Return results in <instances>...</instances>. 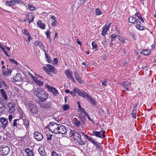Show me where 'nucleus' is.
<instances>
[{
    "instance_id": "nucleus-31",
    "label": "nucleus",
    "mask_w": 156,
    "mask_h": 156,
    "mask_svg": "<svg viewBox=\"0 0 156 156\" xmlns=\"http://www.w3.org/2000/svg\"><path fill=\"white\" fill-rule=\"evenodd\" d=\"M6 4L9 6H12L15 5V2L14 0L10 1H8L6 2Z\"/></svg>"
},
{
    "instance_id": "nucleus-29",
    "label": "nucleus",
    "mask_w": 156,
    "mask_h": 156,
    "mask_svg": "<svg viewBox=\"0 0 156 156\" xmlns=\"http://www.w3.org/2000/svg\"><path fill=\"white\" fill-rule=\"evenodd\" d=\"M37 24L42 29H45V25L44 23H42L41 21L38 20L37 22Z\"/></svg>"
},
{
    "instance_id": "nucleus-17",
    "label": "nucleus",
    "mask_w": 156,
    "mask_h": 156,
    "mask_svg": "<svg viewBox=\"0 0 156 156\" xmlns=\"http://www.w3.org/2000/svg\"><path fill=\"white\" fill-rule=\"evenodd\" d=\"M138 20H139L137 19L133 16L130 17L128 19L129 22L132 23L137 24Z\"/></svg>"
},
{
    "instance_id": "nucleus-45",
    "label": "nucleus",
    "mask_w": 156,
    "mask_h": 156,
    "mask_svg": "<svg viewBox=\"0 0 156 156\" xmlns=\"http://www.w3.org/2000/svg\"><path fill=\"white\" fill-rule=\"evenodd\" d=\"M102 86H107V80L106 79H103L102 83Z\"/></svg>"
},
{
    "instance_id": "nucleus-63",
    "label": "nucleus",
    "mask_w": 156,
    "mask_h": 156,
    "mask_svg": "<svg viewBox=\"0 0 156 156\" xmlns=\"http://www.w3.org/2000/svg\"><path fill=\"white\" fill-rule=\"evenodd\" d=\"M78 107L79 109L80 110H82V111H83V110H84L82 108L80 105H79V106H78Z\"/></svg>"
},
{
    "instance_id": "nucleus-12",
    "label": "nucleus",
    "mask_w": 156,
    "mask_h": 156,
    "mask_svg": "<svg viewBox=\"0 0 156 156\" xmlns=\"http://www.w3.org/2000/svg\"><path fill=\"white\" fill-rule=\"evenodd\" d=\"M46 87L48 89V90L51 92L54 95H57L58 94V91L55 88L52 87H50L48 85L46 86Z\"/></svg>"
},
{
    "instance_id": "nucleus-25",
    "label": "nucleus",
    "mask_w": 156,
    "mask_h": 156,
    "mask_svg": "<svg viewBox=\"0 0 156 156\" xmlns=\"http://www.w3.org/2000/svg\"><path fill=\"white\" fill-rule=\"evenodd\" d=\"M140 53L144 55H147L150 54V51L147 49L142 50H141Z\"/></svg>"
},
{
    "instance_id": "nucleus-10",
    "label": "nucleus",
    "mask_w": 156,
    "mask_h": 156,
    "mask_svg": "<svg viewBox=\"0 0 156 156\" xmlns=\"http://www.w3.org/2000/svg\"><path fill=\"white\" fill-rule=\"evenodd\" d=\"M34 136L35 139L38 141L41 140L43 139L42 135L37 131L34 132Z\"/></svg>"
},
{
    "instance_id": "nucleus-7",
    "label": "nucleus",
    "mask_w": 156,
    "mask_h": 156,
    "mask_svg": "<svg viewBox=\"0 0 156 156\" xmlns=\"http://www.w3.org/2000/svg\"><path fill=\"white\" fill-rule=\"evenodd\" d=\"M1 148L2 150L1 151V152L3 155H6L10 152V149L7 146H2Z\"/></svg>"
},
{
    "instance_id": "nucleus-60",
    "label": "nucleus",
    "mask_w": 156,
    "mask_h": 156,
    "mask_svg": "<svg viewBox=\"0 0 156 156\" xmlns=\"http://www.w3.org/2000/svg\"><path fill=\"white\" fill-rule=\"evenodd\" d=\"M80 140H81V139ZM79 144H80L83 145L85 144L84 142L82 140H80V141H79Z\"/></svg>"
},
{
    "instance_id": "nucleus-36",
    "label": "nucleus",
    "mask_w": 156,
    "mask_h": 156,
    "mask_svg": "<svg viewBox=\"0 0 156 156\" xmlns=\"http://www.w3.org/2000/svg\"><path fill=\"white\" fill-rule=\"evenodd\" d=\"M95 13L97 15H100L102 13L101 11L98 9H97L95 10Z\"/></svg>"
},
{
    "instance_id": "nucleus-51",
    "label": "nucleus",
    "mask_w": 156,
    "mask_h": 156,
    "mask_svg": "<svg viewBox=\"0 0 156 156\" xmlns=\"http://www.w3.org/2000/svg\"><path fill=\"white\" fill-rule=\"evenodd\" d=\"M135 15L136 16H137L138 19H139V18L141 17V14L139 12H137L136 13H135Z\"/></svg>"
},
{
    "instance_id": "nucleus-55",
    "label": "nucleus",
    "mask_w": 156,
    "mask_h": 156,
    "mask_svg": "<svg viewBox=\"0 0 156 156\" xmlns=\"http://www.w3.org/2000/svg\"><path fill=\"white\" fill-rule=\"evenodd\" d=\"M58 62V60L56 58H55L53 59V64H57Z\"/></svg>"
},
{
    "instance_id": "nucleus-20",
    "label": "nucleus",
    "mask_w": 156,
    "mask_h": 156,
    "mask_svg": "<svg viewBox=\"0 0 156 156\" xmlns=\"http://www.w3.org/2000/svg\"><path fill=\"white\" fill-rule=\"evenodd\" d=\"M34 18V17L32 14L30 13L28 14L27 18L29 20V23H30V22H33Z\"/></svg>"
},
{
    "instance_id": "nucleus-50",
    "label": "nucleus",
    "mask_w": 156,
    "mask_h": 156,
    "mask_svg": "<svg viewBox=\"0 0 156 156\" xmlns=\"http://www.w3.org/2000/svg\"><path fill=\"white\" fill-rule=\"evenodd\" d=\"M119 40L122 43H125V38L124 37H120L119 38Z\"/></svg>"
},
{
    "instance_id": "nucleus-11",
    "label": "nucleus",
    "mask_w": 156,
    "mask_h": 156,
    "mask_svg": "<svg viewBox=\"0 0 156 156\" xmlns=\"http://www.w3.org/2000/svg\"><path fill=\"white\" fill-rule=\"evenodd\" d=\"M15 106V105L12 103H8V106L9 108V112L10 113H12L15 111L16 110Z\"/></svg>"
},
{
    "instance_id": "nucleus-13",
    "label": "nucleus",
    "mask_w": 156,
    "mask_h": 156,
    "mask_svg": "<svg viewBox=\"0 0 156 156\" xmlns=\"http://www.w3.org/2000/svg\"><path fill=\"white\" fill-rule=\"evenodd\" d=\"M14 82H21L22 80L21 74L20 73H17L13 78Z\"/></svg>"
},
{
    "instance_id": "nucleus-33",
    "label": "nucleus",
    "mask_w": 156,
    "mask_h": 156,
    "mask_svg": "<svg viewBox=\"0 0 156 156\" xmlns=\"http://www.w3.org/2000/svg\"><path fill=\"white\" fill-rule=\"evenodd\" d=\"M38 151L40 154L42 156H44L45 155V151L43 148H39Z\"/></svg>"
},
{
    "instance_id": "nucleus-8",
    "label": "nucleus",
    "mask_w": 156,
    "mask_h": 156,
    "mask_svg": "<svg viewBox=\"0 0 156 156\" xmlns=\"http://www.w3.org/2000/svg\"><path fill=\"white\" fill-rule=\"evenodd\" d=\"M65 73L68 78H70L73 82H74V79L73 76V73L69 69L65 70Z\"/></svg>"
},
{
    "instance_id": "nucleus-1",
    "label": "nucleus",
    "mask_w": 156,
    "mask_h": 156,
    "mask_svg": "<svg viewBox=\"0 0 156 156\" xmlns=\"http://www.w3.org/2000/svg\"><path fill=\"white\" fill-rule=\"evenodd\" d=\"M49 130L55 134H65L67 132L66 127L60 124H57L54 122H50L48 126Z\"/></svg>"
},
{
    "instance_id": "nucleus-5",
    "label": "nucleus",
    "mask_w": 156,
    "mask_h": 156,
    "mask_svg": "<svg viewBox=\"0 0 156 156\" xmlns=\"http://www.w3.org/2000/svg\"><path fill=\"white\" fill-rule=\"evenodd\" d=\"M29 108L31 113L36 114L37 113V109L36 106L33 104L31 102H29L28 103Z\"/></svg>"
},
{
    "instance_id": "nucleus-64",
    "label": "nucleus",
    "mask_w": 156,
    "mask_h": 156,
    "mask_svg": "<svg viewBox=\"0 0 156 156\" xmlns=\"http://www.w3.org/2000/svg\"><path fill=\"white\" fill-rule=\"evenodd\" d=\"M70 94L71 95H72L74 97L76 96V94L75 93H73V92L71 91L70 92Z\"/></svg>"
},
{
    "instance_id": "nucleus-48",
    "label": "nucleus",
    "mask_w": 156,
    "mask_h": 156,
    "mask_svg": "<svg viewBox=\"0 0 156 156\" xmlns=\"http://www.w3.org/2000/svg\"><path fill=\"white\" fill-rule=\"evenodd\" d=\"M57 22L56 20H55L53 21V22L51 23V26L53 27H55L56 26Z\"/></svg>"
},
{
    "instance_id": "nucleus-26",
    "label": "nucleus",
    "mask_w": 156,
    "mask_h": 156,
    "mask_svg": "<svg viewBox=\"0 0 156 156\" xmlns=\"http://www.w3.org/2000/svg\"><path fill=\"white\" fill-rule=\"evenodd\" d=\"M1 93L3 96V97L5 100H8V98L6 94V93L5 92L4 89H2L1 90Z\"/></svg>"
},
{
    "instance_id": "nucleus-23",
    "label": "nucleus",
    "mask_w": 156,
    "mask_h": 156,
    "mask_svg": "<svg viewBox=\"0 0 156 156\" xmlns=\"http://www.w3.org/2000/svg\"><path fill=\"white\" fill-rule=\"evenodd\" d=\"M25 151L26 153L27 156H33L34 153L32 150L29 148H27L25 150Z\"/></svg>"
},
{
    "instance_id": "nucleus-16",
    "label": "nucleus",
    "mask_w": 156,
    "mask_h": 156,
    "mask_svg": "<svg viewBox=\"0 0 156 156\" xmlns=\"http://www.w3.org/2000/svg\"><path fill=\"white\" fill-rule=\"evenodd\" d=\"M34 44L36 46L38 45V46L40 48L42 49L45 52V47L44 46L42 43L39 41H36L34 43Z\"/></svg>"
},
{
    "instance_id": "nucleus-40",
    "label": "nucleus",
    "mask_w": 156,
    "mask_h": 156,
    "mask_svg": "<svg viewBox=\"0 0 156 156\" xmlns=\"http://www.w3.org/2000/svg\"><path fill=\"white\" fill-rule=\"evenodd\" d=\"M75 125L77 127H79L81 125V122L79 121L76 120L74 122Z\"/></svg>"
},
{
    "instance_id": "nucleus-62",
    "label": "nucleus",
    "mask_w": 156,
    "mask_h": 156,
    "mask_svg": "<svg viewBox=\"0 0 156 156\" xmlns=\"http://www.w3.org/2000/svg\"><path fill=\"white\" fill-rule=\"evenodd\" d=\"M28 37V40L29 41H30V40L31 39V37L30 34L27 36Z\"/></svg>"
},
{
    "instance_id": "nucleus-4",
    "label": "nucleus",
    "mask_w": 156,
    "mask_h": 156,
    "mask_svg": "<svg viewBox=\"0 0 156 156\" xmlns=\"http://www.w3.org/2000/svg\"><path fill=\"white\" fill-rule=\"evenodd\" d=\"M73 91L77 93L80 96L84 98L89 97V95L87 94L84 91L79 90L76 87L74 88Z\"/></svg>"
},
{
    "instance_id": "nucleus-54",
    "label": "nucleus",
    "mask_w": 156,
    "mask_h": 156,
    "mask_svg": "<svg viewBox=\"0 0 156 156\" xmlns=\"http://www.w3.org/2000/svg\"><path fill=\"white\" fill-rule=\"evenodd\" d=\"M117 37V36L115 34H112L111 35L112 39H111V41H112L114 40V39L115 38Z\"/></svg>"
},
{
    "instance_id": "nucleus-56",
    "label": "nucleus",
    "mask_w": 156,
    "mask_h": 156,
    "mask_svg": "<svg viewBox=\"0 0 156 156\" xmlns=\"http://www.w3.org/2000/svg\"><path fill=\"white\" fill-rule=\"evenodd\" d=\"M74 76L76 79L77 78H78L79 77V75L78 74V73L76 72H75L74 74Z\"/></svg>"
},
{
    "instance_id": "nucleus-39",
    "label": "nucleus",
    "mask_w": 156,
    "mask_h": 156,
    "mask_svg": "<svg viewBox=\"0 0 156 156\" xmlns=\"http://www.w3.org/2000/svg\"><path fill=\"white\" fill-rule=\"evenodd\" d=\"M136 113V110L134 109H133L132 111V113L131 114V115L132 117L135 118Z\"/></svg>"
},
{
    "instance_id": "nucleus-37",
    "label": "nucleus",
    "mask_w": 156,
    "mask_h": 156,
    "mask_svg": "<svg viewBox=\"0 0 156 156\" xmlns=\"http://www.w3.org/2000/svg\"><path fill=\"white\" fill-rule=\"evenodd\" d=\"M9 60L12 63L14 64H16L17 65H18V62L16 61H15L14 59H11L10 58H9Z\"/></svg>"
},
{
    "instance_id": "nucleus-43",
    "label": "nucleus",
    "mask_w": 156,
    "mask_h": 156,
    "mask_svg": "<svg viewBox=\"0 0 156 156\" xmlns=\"http://www.w3.org/2000/svg\"><path fill=\"white\" fill-rule=\"evenodd\" d=\"M46 34L47 38L48 39L50 38V31L49 30H48L46 32Z\"/></svg>"
},
{
    "instance_id": "nucleus-2",
    "label": "nucleus",
    "mask_w": 156,
    "mask_h": 156,
    "mask_svg": "<svg viewBox=\"0 0 156 156\" xmlns=\"http://www.w3.org/2000/svg\"><path fill=\"white\" fill-rule=\"evenodd\" d=\"M34 94L41 101H44L48 97L47 92L41 88H36L34 90Z\"/></svg>"
},
{
    "instance_id": "nucleus-53",
    "label": "nucleus",
    "mask_w": 156,
    "mask_h": 156,
    "mask_svg": "<svg viewBox=\"0 0 156 156\" xmlns=\"http://www.w3.org/2000/svg\"><path fill=\"white\" fill-rule=\"evenodd\" d=\"M75 136H76L77 137H78V138H79V139H78V138L77 140H80V137H81V136L80 135V134L77 133V132H75Z\"/></svg>"
},
{
    "instance_id": "nucleus-19",
    "label": "nucleus",
    "mask_w": 156,
    "mask_h": 156,
    "mask_svg": "<svg viewBox=\"0 0 156 156\" xmlns=\"http://www.w3.org/2000/svg\"><path fill=\"white\" fill-rule=\"evenodd\" d=\"M11 70L10 69H7L2 71V73L5 76H8L10 75L11 72Z\"/></svg>"
},
{
    "instance_id": "nucleus-6",
    "label": "nucleus",
    "mask_w": 156,
    "mask_h": 156,
    "mask_svg": "<svg viewBox=\"0 0 156 156\" xmlns=\"http://www.w3.org/2000/svg\"><path fill=\"white\" fill-rule=\"evenodd\" d=\"M93 135L100 138H104L105 137V132L102 130L98 132L93 131Z\"/></svg>"
},
{
    "instance_id": "nucleus-47",
    "label": "nucleus",
    "mask_w": 156,
    "mask_h": 156,
    "mask_svg": "<svg viewBox=\"0 0 156 156\" xmlns=\"http://www.w3.org/2000/svg\"><path fill=\"white\" fill-rule=\"evenodd\" d=\"M63 108L64 111H66L69 108V106L67 105H63Z\"/></svg>"
},
{
    "instance_id": "nucleus-34",
    "label": "nucleus",
    "mask_w": 156,
    "mask_h": 156,
    "mask_svg": "<svg viewBox=\"0 0 156 156\" xmlns=\"http://www.w3.org/2000/svg\"><path fill=\"white\" fill-rule=\"evenodd\" d=\"M90 100V103L93 105H95L96 104L95 101L94 99L91 98L90 95H89V97H87Z\"/></svg>"
},
{
    "instance_id": "nucleus-38",
    "label": "nucleus",
    "mask_w": 156,
    "mask_h": 156,
    "mask_svg": "<svg viewBox=\"0 0 156 156\" xmlns=\"http://www.w3.org/2000/svg\"><path fill=\"white\" fill-rule=\"evenodd\" d=\"M24 124L27 127L29 125V122L28 121L27 119H24L23 120Z\"/></svg>"
},
{
    "instance_id": "nucleus-42",
    "label": "nucleus",
    "mask_w": 156,
    "mask_h": 156,
    "mask_svg": "<svg viewBox=\"0 0 156 156\" xmlns=\"http://www.w3.org/2000/svg\"><path fill=\"white\" fill-rule=\"evenodd\" d=\"M19 119H14L13 121V126L14 127H17V121Z\"/></svg>"
},
{
    "instance_id": "nucleus-22",
    "label": "nucleus",
    "mask_w": 156,
    "mask_h": 156,
    "mask_svg": "<svg viewBox=\"0 0 156 156\" xmlns=\"http://www.w3.org/2000/svg\"><path fill=\"white\" fill-rule=\"evenodd\" d=\"M82 133L83 134L84 136L90 141L92 142L93 144H94L96 141L94 140L92 137L87 136V135L85 134L84 133L82 132Z\"/></svg>"
},
{
    "instance_id": "nucleus-32",
    "label": "nucleus",
    "mask_w": 156,
    "mask_h": 156,
    "mask_svg": "<svg viewBox=\"0 0 156 156\" xmlns=\"http://www.w3.org/2000/svg\"><path fill=\"white\" fill-rule=\"evenodd\" d=\"M94 144L96 146V147L98 148L100 151L102 150V148L100 146V144L97 141H96L95 143Z\"/></svg>"
},
{
    "instance_id": "nucleus-28",
    "label": "nucleus",
    "mask_w": 156,
    "mask_h": 156,
    "mask_svg": "<svg viewBox=\"0 0 156 156\" xmlns=\"http://www.w3.org/2000/svg\"><path fill=\"white\" fill-rule=\"evenodd\" d=\"M5 110V105L2 103H0V112H3Z\"/></svg>"
},
{
    "instance_id": "nucleus-57",
    "label": "nucleus",
    "mask_w": 156,
    "mask_h": 156,
    "mask_svg": "<svg viewBox=\"0 0 156 156\" xmlns=\"http://www.w3.org/2000/svg\"><path fill=\"white\" fill-rule=\"evenodd\" d=\"M12 116L11 115H10L9 116V122L12 121Z\"/></svg>"
},
{
    "instance_id": "nucleus-49",
    "label": "nucleus",
    "mask_w": 156,
    "mask_h": 156,
    "mask_svg": "<svg viewBox=\"0 0 156 156\" xmlns=\"http://www.w3.org/2000/svg\"><path fill=\"white\" fill-rule=\"evenodd\" d=\"M15 4L16 3L23 4V2L20 0H14Z\"/></svg>"
},
{
    "instance_id": "nucleus-3",
    "label": "nucleus",
    "mask_w": 156,
    "mask_h": 156,
    "mask_svg": "<svg viewBox=\"0 0 156 156\" xmlns=\"http://www.w3.org/2000/svg\"><path fill=\"white\" fill-rule=\"evenodd\" d=\"M0 121L2 124V127L4 129H6L7 128L8 130H10L12 129V124L9 125V124L8 119L4 117L0 118Z\"/></svg>"
},
{
    "instance_id": "nucleus-15",
    "label": "nucleus",
    "mask_w": 156,
    "mask_h": 156,
    "mask_svg": "<svg viewBox=\"0 0 156 156\" xmlns=\"http://www.w3.org/2000/svg\"><path fill=\"white\" fill-rule=\"evenodd\" d=\"M46 66L48 67V71H50V72H52L55 73H57L55 68L52 66L48 64L46 65Z\"/></svg>"
},
{
    "instance_id": "nucleus-27",
    "label": "nucleus",
    "mask_w": 156,
    "mask_h": 156,
    "mask_svg": "<svg viewBox=\"0 0 156 156\" xmlns=\"http://www.w3.org/2000/svg\"><path fill=\"white\" fill-rule=\"evenodd\" d=\"M0 47L2 50V51L4 52V53L5 54V55L9 57H10V56L8 54V53L5 50V49L4 48V47H3V45L2 44H1V43H0Z\"/></svg>"
},
{
    "instance_id": "nucleus-61",
    "label": "nucleus",
    "mask_w": 156,
    "mask_h": 156,
    "mask_svg": "<svg viewBox=\"0 0 156 156\" xmlns=\"http://www.w3.org/2000/svg\"><path fill=\"white\" fill-rule=\"evenodd\" d=\"M49 136H48L47 139L48 140H51V136H52V135H50Z\"/></svg>"
},
{
    "instance_id": "nucleus-24",
    "label": "nucleus",
    "mask_w": 156,
    "mask_h": 156,
    "mask_svg": "<svg viewBox=\"0 0 156 156\" xmlns=\"http://www.w3.org/2000/svg\"><path fill=\"white\" fill-rule=\"evenodd\" d=\"M141 22L139 20L137 21V25H136V27L139 30H142L144 29V27L142 26H140Z\"/></svg>"
},
{
    "instance_id": "nucleus-30",
    "label": "nucleus",
    "mask_w": 156,
    "mask_h": 156,
    "mask_svg": "<svg viewBox=\"0 0 156 156\" xmlns=\"http://www.w3.org/2000/svg\"><path fill=\"white\" fill-rule=\"evenodd\" d=\"M102 44L104 47H105L106 45L108 44V40L105 37H104L103 41L102 42Z\"/></svg>"
},
{
    "instance_id": "nucleus-58",
    "label": "nucleus",
    "mask_w": 156,
    "mask_h": 156,
    "mask_svg": "<svg viewBox=\"0 0 156 156\" xmlns=\"http://www.w3.org/2000/svg\"><path fill=\"white\" fill-rule=\"evenodd\" d=\"M52 156H58V154L55 152L52 151Z\"/></svg>"
},
{
    "instance_id": "nucleus-18",
    "label": "nucleus",
    "mask_w": 156,
    "mask_h": 156,
    "mask_svg": "<svg viewBox=\"0 0 156 156\" xmlns=\"http://www.w3.org/2000/svg\"><path fill=\"white\" fill-rule=\"evenodd\" d=\"M131 85V83L127 82H123L122 83V86L124 87V88L128 91L129 90L128 88L129 86Z\"/></svg>"
},
{
    "instance_id": "nucleus-59",
    "label": "nucleus",
    "mask_w": 156,
    "mask_h": 156,
    "mask_svg": "<svg viewBox=\"0 0 156 156\" xmlns=\"http://www.w3.org/2000/svg\"><path fill=\"white\" fill-rule=\"evenodd\" d=\"M76 79L77 80V81L80 83H82L83 82L82 80H81V79L79 77L78 78Z\"/></svg>"
},
{
    "instance_id": "nucleus-46",
    "label": "nucleus",
    "mask_w": 156,
    "mask_h": 156,
    "mask_svg": "<svg viewBox=\"0 0 156 156\" xmlns=\"http://www.w3.org/2000/svg\"><path fill=\"white\" fill-rule=\"evenodd\" d=\"M28 9L30 10L34 11L35 9V7H34L33 6L31 5H29L28 6Z\"/></svg>"
},
{
    "instance_id": "nucleus-35",
    "label": "nucleus",
    "mask_w": 156,
    "mask_h": 156,
    "mask_svg": "<svg viewBox=\"0 0 156 156\" xmlns=\"http://www.w3.org/2000/svg\"><path fill=\"white\" fill-rule=\"evenodd\" d=\"M45 55V57L47 59V60L48 63H50L51 62V60L50 59L49 56H48V54L46 52V51L44 52Z\"/></svg>"
},
{
    "instance_id": "nucleus-21",
    "label": "nucleus",
    "mask_w": 156,
    "mask_h": 156,
    "mask_svg": "<svg viewBox=\"0 0 156 156\" xmlns=\"http://www.w3.org/2000/svg\"><path fill=\"white\" fill-rule=\"evenodd\" d=\"M40 106L44 108H49L51 107L50 104L48 103H43L40 105Z\"/></svg>"
},
{
    "instance_id": "nucleus-44",
    "label": "nucleus",
    "mask_w": 156,
    "mask_h": 156,
    "mask_svg": "<svg viewBox=\"0 0 156 156\" xmlns=\"http://www.w3.org/2000/svg\"><path fill=\"white\" fill-rule=\"evenodd\" d=\"M43 69L46 72H47L48 74H50V71H48L47 67H46L45 66H44L43 67Z\"/></svg>"
},
{
    "instance_id": "nucleus-52",
    "label": "nucleus",
    "mask_w": 156,
    "mask_h": 156,
    "mask_svg": "<svg viewBox=\"0 0 156 156\" xmlns=\"http://www.w3.org/2000/svg\"><path fill=\"white\" fill-rule=\"evenodd\" d=\"M23 33L27 36H28L30 34L28 32L26 29H25L23 30Z\"/></svg>"
},
{
    "instance_id": "nucleus-9",
    "label": "nucleus",
    "mask_w": 156,
    "mask_h": 156,
    "mask_svg": "<svg viewBox=\"0 0 156 156\" xmlns=\"http://www.w3.org/2000/svg\"><path fill=\"white\" fill-rule=\"evenodd\" d=\"M111 23H109L108 24H106V26L103 27L101 35L105 36L107 34V31L109 30Z\"/></svg>"
},
{
    "instance_id": "nucleus-41",
    "label": "nucleus",
    "mask_w": 156,
    "mask_h": 156,
    "mask_svg": "<svg viewBox=\"0 0 156 156\" xmlns=\"http://www.w3.org/2000/svg\"><path fill=\"white\" fill-rule=\"evenodd\" d=\"M92 45L93 49H95L97 48V45H96L95 41H93L92 43Z\"/></svg>"
},
{
    "instance_id": "nucleus-14",
    "label": "nucleus",
    "mask_w": 156,
    "mask_h": 156,
    "mask_svg": "<svg viewBox=\"0 0 156 156\" xmlns=\"http://www.w3.org/2000/svg\"><path fill=\"white\" fill-rule=\"evenodd\" d=\"M32 77L33 80L34 81V82L37 85L39 86H41L43 84V81H41L40 80L37 79L36 77L33 76L32 75L31 76Z\"/></svg>"
}]
</instances>
